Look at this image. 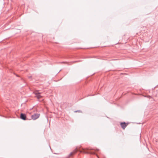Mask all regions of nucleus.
Masks as SVG:
<instances>
[{
  "instance_id": "1a4fd4ad",
  "label": "nucleus",
  "mask_w": 158,
  "mask_h": 158,
  "mask_svg": "<svg viewBox=\"0 0 158 158\" xmlns=\"http://www.w3.org/2000/svg\"><path fill=\"white\" fill-rule=\"evenodd\" d=\"M97 156L98 157V156Z\"/></svg>"
},
{
  "instance_id": "423d86ee",
  "label": "nucleus",
  "mask_w": 158,
  "mask_h": 158,
  "mask_svg": "<svg viewBox=\"0 0 158 158\" xmlns=\"http://www.w3.org/2000/svg\"><path fill=\"white\" fill-rule=\"evenodd\" d=\"M80 152H83L84 153H87V152H86L85 151V149H83V150H82V151H80Z\"/></svg>"
},
{
  "instance_id": "20e7f679",
  "label": "nucleus",
  "mask_w": 158,
  "mask_h": 158,
  "mask_svg": "<svg viewBox=\"0 0 158 158\" xmlns=\"http://www.w3.org/2000/svg\"><path fill=\"white\" fill-rule=\"evenodd\" d=\"M20 118L24 120L26 119V116L25 114L21 113L20 115Z\"/></svg>"
},
{
  "instance_id": "7ed1b4c3",
  "label": "nucleus",
  "mask_w": 158,
  "mask_h": 158,
  "mask_svg": "<svg viewBox=\"0 0 158 158\" xmlns=\"http://www.w3.org/2000/svg\"><path fill=\"white\" fill-rule=\"evenodd\" d=\"M34 93L36 95V97L38 99H40L42 97V96L39 95L40 93H38V91H35L34 92Z\"/></svg>"
},
{
  "instance_id": "6e6552de",
  "label": "nucleus",
  "mask_w": 158,
  "mask_h": 158,
  "mask_svg": "<svg viewBox=\"0 0 158 158\" xmlns=\"http://www.w3.org/2000/svg\"><path fill=\"white\" fill-rule=\"evenodd\" d=\"M97 156L98 157V156Z\"/></svg>"
},
{
  "instance_id": "39448f33",
  "label": "nucleus",
  "mask_w": 158,
  "mask_h": 158,
  "mask_svg": "<svg viewBox=\"0 0 158 158\" xmlns=\"http://www.w3.org/2000/svg\"><path fill=\"white\" fill-rule=\"evenodd\" d=\"M77 151V148L75 149L73 152H71L70 154V156H71L73 155L74 154H75Z\"/></svg>"
},
{
  "instance_id": "f257e3e1",
  "label": "nucleus",
  "mask_w": 158,
  "mask_h": 158,
  "mask_svg": "<svg viewBox=\"0 0 158 158\" xmlns=\"http://www.w3.org/2000/svg\"><path fill=\"white\" fill-rule=\"evenodd\" d=\"M128 123H126L125 122H122L120 123V125L122 128L124 130L126 127L128 125Z\"/></svg>"
},
{
  "instance_id": "f03ea898",
  "label": "nucleus",
  "mask_w": 158,
  "mask_h": 158,
  "mask_svg": "<svg viewBox=\"0 0 158 158\" xmlns=\"http://www.w3.org/2000/svg\"><path fill=\"white\" fill-rule=\"evenodd\" d=\"M40 116V114H35L34 115H33L31 116L32 118L34 120H35L38 118Z\"/></svg>"
},
{
  "instance_id": "0eeeda50",
  "label": "nucleus",
  "mask_w": 158,
  "mask_h": 158,
  "mask_svg": "<svg viewBox=\"0 0 158 158\" xmlns=\"http://www.w3.org/2000/svg\"><path fill=\"white\" fill-rule=\"evenodd\" d=\"M97 156L98 157V156Z\"/></svg>"
}]
</instances>
